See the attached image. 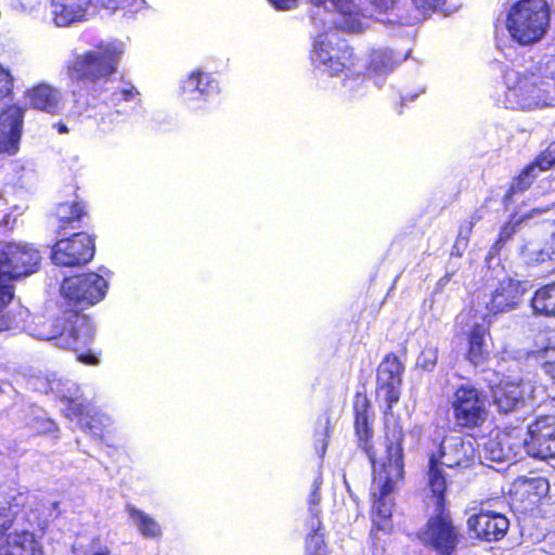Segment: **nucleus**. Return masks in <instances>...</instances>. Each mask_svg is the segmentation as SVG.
Masks as SVG:
<instances>
[{
	"instance_id": "f257e3e1",
	"label": "nucleus",
	"mask_w": 555,
	"mask_h": 555,
	"mask_svg": "<svg viewBox=\"0 0 555 555\" xmlns=\"http://www.w3.org/2000/svg\"><path fill=\"white\" fill-rule=\"evenodd\" d=\"M107 288V281L93 271L65 278L61 310L47 339H56L60 347L74 351L87 348L94 338V324L83 311L103 300Z\"/></svg>"
},
{
	"instance_id": "f03ea898",
	"label": "nucleus",
	"mask_w": 555,
	"mask_h": 555,
	"mask_svg": "<svg viewBox=\"0 0 555 555\" xmlns=\"http://www.w3.org/2000/svg\"><path fill=\"white\" fill-rule=\"evenodd\" d=\"M404 430L399 420L384 425L385 456L377 470L378 498L375 500L372 511L371 534L377 537L378 532L389 533L392 529L391 509L385 503V498L393 492L398 481L404 478Z\"/></svg>"
},
{
	"instance_id": "7ed1b4c3",
	"label": "nucleus",
	"mask_w": 555,
	"mask_h": 555,
	"mask_svg": "<svg viewBox=\"0 0 555 555\" xmlns=\"http://www.w3.org/2000/svg\"><path fill=\"white\" fill-rule=\"evenodd\" d=\"M545 66L553 70L520 73L507 68L504 72V98L508 107L534 111L555 106V55L548 56Z\"/></svg>"
},
{
	"instance_id": "20e7f679",
	"label": "nucleus",
	"mask_w": 555,
	"mask_h": 555,
	"mask_svg": "<svg viewBox=\"0 0 555 555\" xmlns=\"http://www.w3.org/2000/svg\"><path fill=\"white\" fill-rule=\"evenodd\" d=\"M124 53L122 42L100 41L92 49L73 55L65 64L66 75L78 83L106 81L116 74Z\"/></svg>"
},
{
	"instance_id": "39448f33",
	"label": "nucleus",
	"mask_w": 555,
	"mask_h": 555,
	"mask_svg": "<svg viewBox=\"0 0 555 555\" xmlns=\"http://www.w3.org/2000/svg\"><path fill=\"white\" fill-rule=\"evenodd\" d=\"M40 260L39 250L30 245L8 243L0 249V332L11 325L4 309L14 297L13 282L36 272Z\"/></svg>"
},
{
	"instance_id": "423d86ee",
	"label": "nucleus",
	"mask_w": 555,
	"mask_h": 555,
	"mask_svg": "<svg viewBox=\"0 0 555 555\" xmlns=\"http://www.w3.org/2000/svg\"><path fill=\"white\" fill-rule=\"evenodd\" d=\"M513 41L520 46L539 42L550 26V7L546 0H518L513 3L505 20Z\"/></svg>"
},
{
	"instance_id": "0eeeda50",
	"label": "nucleus",
	"mask_w": 555,
	"mask_h": 555,
	"mask_svg": "<svg viewBox=\"0 0 555 555\" xmlns=\"http://www.w3.org/2000/svg\"><path fill=\"white\" fill-rule=\"evenodd\" d=\"M449 406L454 425L461 431L480 430L489 417L485 392L470 383L454 388Z\"/></svg>"
},
{
	"instance_id": "6e6552de",
	"label": "nucleus",
	"mask_w": 555,
	"mask_h": 555,
	"mask_svg": "<svg viewBox=\"0 0 555 555\" xmlns=\"http://www.w3.org/2000/svg\"><path fill=\"white\" fill-rule=\"evenodd\" d=\"M421 542L438 555H453L463 538L449 507H435L417 533Z\"/></svg>"
},
{
	"instance_id": "1a4fd4ad",
	"label": "nucleus",
	"mask_w": 555,
	"mask_h": 555,
	"mask_svg": "<svg viewBox=\"0 0 555 555\" xmlns=\"http://www.w3.org/2000/svg\"><path fill=\"white\" fill-rule=\"evenodd\" d=\"M94 254L95 235L77 231L54 243L51 260L59 267H82L92 261Z\"/></svg>"
},
{
	"instance_id": "9d476101",
	"label": "nucleus",
	"mask_w": 555,
	"mask_h": 555,
	"mask_svg": "<svg viewBox=\"0 0 555 555\" xmlns=\"http://www.w3.org/2000/svg\"><path fill=\"white\" fill-rule=\"evenodd\" d=\"M353 433L358 448L364 452L373 468L377 465L374 446V412L365 388L357 390L352 399Z\"/></svg>"
},
{
	"instance_id": "9b49d317",
	"label": "nucleus",
	"mask_w": 555,
	"mask_h": 555,
	"mask_svg": "<svg viewBox=\"0 0 555 555\" xmlns=\"http://www.w3.org/2000/svg\"><path fill=\"white\" fill-rule=\"evenodd\" d=\"M550 492V483L545 477L515 478L508 489V502L515 513L527 514L539 507Z\"/></svg>"
},
{
	"instance_id": "f8f14e48",
	"label": "nucleus",
	"mask_w": 555,
	"mask_h": 555,
	"mask_svg": "<svg viewBox=\"0 0 555 555\" xmlns=\"http://www.w3.org/2000/svg\"><path fill=\"white\" fill-rule=\"evenodd\" d=\"M314 60L324 65L330 76H337L353 66V49L346 40L333 41L327 36L320 35L314 43Z\"/></svg>"
},
{
	"instance_id": "ddd939ff",
	"label": "nucleus",
	"mask_w": 555,
	"mask_h": 555,
	"mask_svg": "<svg viewBox=\"0 0 555 555\" xmlns=\"http://www.w3.org/2000/svg\"><path fill=\"white\" fill-rule=\"evenodd\" d=\"M525 446L533 457H555V416L541 415L530 423Z\"/></svg>"
},
{
	"instance_id": "4468645a",
	"label": "nucleus",
	"mask_w": 555,
	"mask_h": 555,
	"mask_svg": "<svg viewBox=\"0 0 555 555\" xmlns=\"http://www.w3.org/2000/svg\"><path fill=\"white\" fill-rule=\"evenodd\" d=\"M509 528V520L503 514L480 508L467 519V529L480 541L495 542L502 540Z\"/></svg>"
},
{
	"instance_id": "2eb2a0df",
	"label": "nucleus",
	"mask_w": 555,
	"mask_h": 555,
	"mask_svg": "<svg viewBox=\"0 0 555 555\" xmlns=\"http://www.w3.org/2000/svg\"><path fill=\"white\" fill-rule=\"evenodd\" d=\"M526 289L520 281L506 278L499 282L486 304L487 312L481 317L491 319L516 309L522 301Z\"/></svg>"
},
{
	"instance_id": "dca6fc26",
	"label": "nucleus",
	"mask_w": 555,
	"mask_h": 555,
	"mask_svg": "<svg viewBox=\"0 0 555 555\" xmlns=\"http://www.w3.org/2000/svg\"><path fill=\"white\" fill-rule=\"evenodd\" d=\"M25 107L10 104L0 112V154L15 155L20 150Z\"/></svg>"
},
{
	"instance_id": "f3484780",
	"label": "nucleus",
	"mask_w": 555,
	"mask_h": 555,
	"mask_svg": "<svg viewBox=\"0 0 555 555\" xmlns=\"http://www.w3.org/2000/svg\"><path fill=\"white\" fill-rule=\"evenodd\" d=\"M53 217L56 222V233L77 232L86 219H89V205L86 201L77 196L72 201H64L56 204L53 210Z\"/></svg>"
},
{
	"instance_id": "a211bd4d",
	"label": "nucleus",
	"mask_w": 555,
	"mask_h": 555,
	"mask_svg": "<svg viewBox=\"0 0 555 555\" xmlns=\"http://www.w3.org/2000/svg\"><path fill=\"white\" fill-rule=\"evenodd\" d=\"M443 439L438 443L437 451L433 452L428 457L427 463V486L435 501V507H448L447 503V491L448 480L447 475L443 472L444 462V446Z\"/></svg>"
},
{
	"instance_id": "6ab92c4d",
	"label": "nucleus",
	"mask_w": 555,
	"mask_h": 555,
	"mask_svg": "<svg viewBox=\"0 0 555 555\" xmlns=\"http://www.w3.org/2000/svg\"><path fill=\"white\" fill-rule=\"evenodd\" d=\"M181 94L188 102H207L219 93L218 81L208 73L193 70L181 81Z\"/></svg>"
},
{
	"instance_id": "aec40b11",
	"label": "nucleus",
	"mask_w": 555,
	"mask_h": 555,
	"mask_svg": "<svg viewBox=\"0 0 555 555\" xmlns=\"http://www.w3.org/2000/svg\"><path fill=\"white\" fill-rule=\"evenodd\" d=\"M9 525L0 524V540L7 537L0 545V555H44L43 547L33 532L23 530L7 534Z\"/></svg>"
},
{
	"instance_id": "412c9836",
	"label": "nucleus",
	"mask_w": 555,
	"mask_h": 555,
	"mask_svg": "<svg viewBox=\"0 0 555 555\" xmlns=\"http://www.w3.org/2000/svg\"><path fill=\"white\" fill-rule=\"evenodd\" d=\"M314 7H326L330 4L335 11L340 14L337 28L346 33H360L363 30V14L357 5L356 0H309Z\"/></svg>"
},
{
	"instance_id": "4be33fe9",
	"label": "nucleus",
	"mask_w": 555,
	"mask_h": 555,
	"mask_svg": "<svg viewBox=\"0 0 555 555\" xmlns=\"http://www.w3.org/2000/svg\"><path fill=\"white\" fill-rule=\"evenodd\" d=\"M26 105L29 108L56 115L61 112V93L53 86L44 82L36 83L24 92Z\"/></svg>"
},
{
	"instance_id": "5701e85b",
	"label": "nucleus",
	"mask_w": 555,
	"mask_h": 555,
	"mask_svg": "<svg viewBox=\"0 0 555 555\" xmlns=\"http://www.w3.org/2000/svg\"><path fill=\"white\" fill-rule=\"evenodd\" d=\"M481 323H475L466 334L467 348L465 359L474 366H480L489 360L486 336L490 334L491 319L481 317Z\"/></svg>"
},
{
	"instance_id": "b1692460",
	"label": "nucleus",
	"mask_w": 555,
	"mask_h": 555,
	"mask_svg": "<svg viewBox=\"0 0 555 555\" xmlns=\"http://www.w3.org/2000/svg\"><path fill=\"white\" fill-rule=\"evenodd\" d=\"M92 0H51L52 17L57 26L85 20Z\"/></svg>"
},
{
	"instance_id": "393cba45",
	"label": "nucleus",
	"mask_w": 555,
	"mask_h": 555,
	"mask_svg": "<svg viewBox=\"0 0 555 555\" xmlns=\"http://www.w3.org/2000/svg\"><path fill=\"white\" fill-rule=\"evenodd\" d=\"M492 401L500 413H511L524 404V391L520 384L500 382L492 388Z\"/></svg>"
},
{
	"instance_id": "a878e982",
	"label": "nucleus",
	"mask_w": 555,
	"mask_h": 555,
	"mask_svg": "<svg viewBox=\"0 0 555 555\" xmlns=\"http://www.w3.org/2000/svg\"><path fill=\"white\" fill-rule=\"evenodd\" d=\"M542 211L543 209L533 208L522 215H517L516 212L511 214L507 220L501 225L498 236L490 247V256H499L507 242L513 238L518 230V227L526 220L538 214H541Z\"/></svg>"
},
{
	"instance_id": "bb28decb",
	"label": "nucleus",
	"mask_w": 555,
	"mask_h": 555,
	"mask_svg": "<svg viewBox=\"0 0 555 555\" xmlns=\"http://www.w3.org/2000/svg\"><path fill=\"white\" fill-rule=\"evenodd\" d=\"M555 254V220L543 222L540 232V246L527 250V261L532 264L551 260Z\"/></svg>"
},
{
	"instance_id": "cd10ccee",
	"label": "nucleus",
	"mask_w": 555,
	"mask_h": 555,
	"mask_svg": "<svg viewBox=\"0 0 555 555\" xmlns=\"http://www.w3.org/2000/svg\"><path fill=\"white\" fill-rule=\"evenodd\" d=\"M139 94V90L132 83L126 82L125 87L113 91L107 98V101L101 103L104 108H108L107 114H105L103 111H100L95 114V116H99V120L101 122L108 121L113 124V117L119 116L121 114V111L116 107L122 102H130L137 99Z\"/></svg>"
},
{
	"instance_id": "c85d7f7f",
	"label": "nucleus",
	"mask_w": 555,
	"mask_h": 555,
	"mask_svg": "<svg viewBox=\"0 0 555 555\" xmlns=\"http://www.w3.org/2000/svg\"><path fill=\"white\" fill-rule=\"evenodd\" d=\"M444 466L449 468H467L475 463L477 454L472 442L459 438L448 451L444 449Z\"/></svg>"
},
{
	"instance_id": "c756f323",
	"label": "nucleus",
	"mask_w": 555,
	"mask_h": 555,
	"mask_svg": "<svg viewBox=\"0 0 555 555\" xmlns=\"http://www.w3.org/2000/svg\"><path fill=\"white\" fill-rule=\"evenodd\" d=\"M539 173L528 163L515 175L509 183L506 192L502 197V204L506 207L514 202L516 195L522 194L534 184Z\"/></svg>"
},
{
	"instance_id": "7c9ffc66",
	"label": "nucleus",
	"mask_w": 555,
	"mask_h": 555,
	"mask_svg": "<svg viewBox=\"0 0 555 555\" xmlns=\"http://www.w3.org/2000/svg\"><path fill=\"white\" fill-rule=\"evenodd\" d=\"M405 366L398 354L390 351L384 356L376 369V380L403 384Z\"/></svg>"
},
{
	"instance_id": "2f4dec72",
	"label": "nucleus",
	"mask_w": 555,
	"mask_h": 555,
	"mask_svg": "<svg viewBox=\"0 0 555 555\" xmlns=\"http://www.w3.org/2000/svg\"><path fill=\"white\" fill-rule=\"evenodd\" d=\"M535 314L555 318V282L539 287L530 299Z\"/></svg>"
},
{
	"instance_id": "473e14b6",
	"label": "nucleus",
	"mask_w": 555,
	"mask_h": 555,
	"mask_svg": "<svg viewBox=\"0 0 555 555\" xmlns=\"http://www.w3.org/2000/svg\"><path fill=\"white\" fill-rule=\"evenodd\" d=\"M400 59L393 55V52L388 49L373 50L370 54L369 62L366 64V73L370 76H378L388 74L398 64Z\"/></svg>"
},
{
	"instance_id": "72a5a7b5",
	"label": "nucleus",
	"mask_w": 555,
	"mask_h": 555,
	"mask_svg": "<svg viewBox=\"0 0 555 555\" xmlns=\"http://www.w3.org/2000/svg\"><path fill=\"white\" fill-rule=\"evenodd\" d=\"M403 384L395 382H379L375 384V399H382L385 402L382 413L384 416L392 414L393 406L399 402Z\"/></svg>"
},
{
	"instance_id": "f704fd0d",
	"label": "nucleus",
	"mask_w": 555,
	"mask_h": 555,
	"mask_svg": "<svg viewBox=\"0 0 555 555\" xmlns=\"http://www.w3.org/2000/svg\"><path fill=\"white\" fill-rule=\"evenodd\" d=\"M315 522L310 525L311 532L305 540V555H327V548L324 541V534L320 532L322 529V520L319 519L318 513L313 512Z\"/></svg>"
},
{
	"instance_id": "c9c22d12",
	"label": "nucleus",
	"mask_w": 555,
	"mask_h": 555,
	"mask_svg": "<svg viewBox=\"0 0 555 555\" xmlns=\"http://www.w3.org/2000/svg\"><path fill=\"white\" fill-rule=\"evenodd\" d=\"M62 401L65 403L62 414L69 421H77V425L93 410L90 402L78 397H65Z\"/></svg>"
},
{
	"instance_id": "e433bc0d",
	"label": "nucleus",
	"mask_w": 555,
	"mask_h": 555,
	"mask_svg": "<svg viewBox=\"0 0 555 555\" xmlns=\"http://www.w3.org/2000/svg\"><path fill=\"white\" fill-rule=\"evenodd\" d=\"M107 418L99 412L92 410L88 416L80 421L78 427L89 434L90 436L99 439H104Z\"/></svg>"
},
{
	"instance_id": "4c0bfd02",
	"label": "nucleus",
	"mask_w": 555,
	"mask_h": 555,
	"mask_svg": "<svg viewBox=\"0 0 555 555\" xmlns=\"http://www.w3.org/2000/svg\"><path fill=\"white\" fill-rule=\"evenodd\" d=\"M128 513L131 518L137 522L140 532L147 538H156L160 535V528L158 524L149 515L134 506L128 507Z\"/></svg>"
},
{
	"instance_id": "58836bf2",
	"label": "nucleus",
	"mask_w": 555,
	"mask_h": 555,
	"mask_svg": "<svg viewBox=\"0 0 555 555\" xmlns=\"http://www.w3.org/2000/svg\"><path fill=\"white\" fill-rule=\"evenodd\" d=\"M530 356L541 366L545 375L555 380V345L533 350Z\"/></svg>"
},
{
	"instance_id": "ea45409f",
	"label": "nucleus",
	"mask_w": 555,
	"mask_h": 555,
	"mask_svg": "<svg viewBox=\"0 0 555 555\" xmlns=\"http://www.w3.org/2000/svg\"><path fill=\"white\" fill-rule=\"evenodd\" d=\"M25 427L31 436H56L59 433L57 424L48 416H33L26 422Z\"/></svg>"
},
{
	"instance_id": "a19ab883",
	"label": "nucleus",
	"mask_w": 555,
	"mask_h": 555,
	"mask_svg": "<svg viewBox=\"0 0 555 555\" xmlns=\"http://www.w3.org/2000/svg\"><path fill=\"white\" fill-rule=\"evenodd\" d=\"M529 164L538 173L555 169V140L540 151Z\"/></svg>"
},
{
	"instance_id": "79ce46f5",
	"label": "nucleus",
	"mask_w": 555,
	"mask_h": 555,
	"mask_svg": "<svg viewBox=\"0 0 555 555\" xmlns=\"http://www.w3.org/2000/svg\"><path fill=\"white\" fill-rule=\"evenodd\" d=\"M413 7L423 15H427L436 12L442 5L446 0H411Z\"/></svg>"
},
{
	"instance_id": "37998d69",
	"label": "nucleus",
	"mask_w": 555,
	"mask_h": 555,
	"mask_svg": "<svg viewBox=\"0 0 555 555\" xmlns=\"http://www.w3.org/2000/svg\"><path fill=\"white\" fill-rule=\"evenodd\" d=\"M95 4L102 9L109 11L111 13L118 10L130 9L137 2V0H94Z\"/></svg>"
},
{
	"instance_id": "c03bdc74",
	"label": "nucleus",
	"mask_w": 555,
	"mask_h": 555,
	"mask_svg": "<svg viewBox=\"0 0 555 555\" xmlns=\"http://www.w3.org/2000/svg\"><path fill=\"white\" fill-rule=\"evenodd\" d=\"M320 489H321V482L318 480H314L311 491L309 493V498H308L311 524L315 522V517L313 516V512H317L318 516L320 517V511L317 508L321 502Z\"/></svg>"
},
{
	"instance_id": "a18cd8bd",
	"label": "nucleus",
	"mask_w": 555,
	"mask_h": 555,
	"mask_svg": "<svg viewBox=\"0 0 555 555\" xmlns=\"http://www.w3.org/2000/svg\"><path fill=\"white\" fill-rule=\"evenodd\" d=\"M13 92V77L8 69L0 66V101Z\"/></svg>"
},
{
	"instance_id": "49530a36",
	"label": "nucleus",
	"mask_w": 555,
	"mask_h": 555,
	"mask_svg": "<svg viewBox=\"0 0 555 555\" xmlns=\"http://www.w3.org/2000/svg\"><path fill=\"white\" fill-rule=\"evenodd\" d=\"M100 352H94L91 349L77 353V360L86 365H98L100 363Z\"/></svg>"
},
{
	"instance_id": "de8ad7c7",
	"label": "nucleus",
	"mask_w": 555,
	"mask_h": 555,
	"mask_svg": "<svg viewBox=\"0 0 555 555\" xmlns=\"http://www.w3.org/2000/svg\"><path fill=\"white\" fill-rule=\"evenodd\" d=\"M279 11H289L297 7L298 0H268Z\"/></svg>"
},
{
	"instance_id": "09e8293b",
	"label": "nucleus",
	"mask_w": 555,
	"mask_h": 555,
	"mask_svg": "<svg viewBox=\"0 0 555 555\" xmlns=\"http://www.w3.org/2000/svg\"><path fill=\"white\" fill-rule=\"evenodd\" d=\"M371 4L379 12H386L393 8L396 0H369Z\"/></svg>"
},
{
	"instance_id": "8fccbe9b",
	"label": "nucleus",
	"mask_w": 555,
	"mask_h": 555,
	"mask_svg": "<svg viewBox=\"0 0 555 555\" xmlns=\"http://www.w3.org/2000/svg\"><path fill=\"white\" fill-rule=\"evenodd\" d=\"M473 227H474V223L469 222L468 227H467L466 234L462 235L461 232L459 233V235L456 236V240H455V245L463 244L464 246H466L468 244L469 235L472 233Z\"/></svg>"
},
{
	"instance_id": "3c124183",
	"label": "nucleus",
	"mask_w": 555,
	"mask_h": 555,
	"mask_svg": "<svg viewBox=\"0 0 555 555\" xmlns=\"http://www.w3.org/2000/svg\"><path fill=\"white\" fill-rule=\"evenodd\" d=\"M477 315L478 310L474 306L469 307L467 310L462 311V313L460 314V317L464 318L467 323L470 321H475L477 319Z\"/></svg>"
},
{
	"instance_id": "603ef678",
	"label": "nucleus",
	"mask_w": 555,
	"mask_h": 555,
	"mask_svg": "<svg viewBox=\"0 0 555 555\" xmlns=\"http://www.w3.org/2000/svg\"><path fill=\"white\" fill-rule=\"evenodd\" d=\"M54 127L56 128L57 132L61 134L68 132V128L63 121H57L56 124H54Z\"/></svg>"
},
{
	"instance_id": "864d4df0",
	"label": "nucleus",
	"mask_w": 555,
	"mask_h": 555,
	"mask_svg": "<svg viewBox=\"0 0 555 555\" xmlns=\"http://www.w3.org/2000/svg\"><path fill=\"white\" fill-rule=\"evenodd\" d=\"M93 555H111V551L107 547H104L99 552H95Z\"/></svg>"
}]
</instances>
